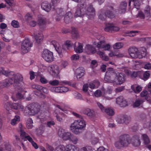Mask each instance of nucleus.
Here are the masks:
<instances>
[{"label": "nucleus", "instance_id": "nucleus-51", "mask_svg": "<svg viewBox=\"0 0 151 151\" xmlns=\"http://www.w3.org/2000/svg\"><path fill=\"white\" fill-rule=\"evenodd\" d=\"M51 91L56 93H61V87H53L50 88Z\"/></svg>", "mask_w": 151, "mask_h": 151}, {"label": "nucleus", "instance_id": "nucleus-20", "mask_svg": "<svg viewBox=\"0 0 151 151\" xmlns=\"http://www.w3.org/2000/svg\"><path fill=\"white\" fill-rule=\"evenodd\" d=\"M85 70L83 67H80L78 68L76 71V74L77 79H79L84 76L85 73Z\"/></svg>", "mask_w": 151, "mask_h": 151}, {"label": "nucleus", "instance_id": "nucleus-59", "mask_svg": "<svg viewBox=\"0 0 151 151\" xmlns=\"http://www.w3.org/2000/svg\"><path fill=\"white\" fill-rule=\"evenodd\" d=\"M12 25L14 28H18L19 27V22L15 20H13L11 23Z\"/></svg>", "mask_w": 151, "mask_h": 151}, {"label": "nucleus", "instance_id": "nucleus-63", "mask_svg": "<svg viewBox=\"0 0 151 151\" xmlns=\"http://www.w3.org/2000/svg\"><path fill=\"white\" fill-rule=\"evenodd\" d=\"M80 151H92V148L91 147L88 146L82 148Z\"/></svg>", "mask_w": 151, "mask_h": 151}, {"label": "nucleus", "instance_id": "nucleus-62", "mask_svg": "<svg viewBox=\"0 0 151 151\" xmlns=\"http://www.w3.org/2000/svg\"><path fill=\"white\" fill-rule=\"evenodd\" d=\"M32 87L33 88L36 89L37 90L39 91L40 92L41 91L43 87L39 85L33 84L32 86Z\"/></svg>", "mask_w": 151, "mask_h": 151}, {"label": "nucleus", "instance_id": "nucleus-5", "mask_svg": "<svg viewBox=\"0 0 151 151\" xmlns=\"http://www.w3.org/2000/svg\"><path fill=\"white\" fill-rule=\"evenodd\" d=\"M140 51V52H138L137 48L134 46L130 47L128 50L130 56L134 58H142L146 55V49L145 47H141Z\"/></svg>", "mask_w": 151, "mask_h": 151}, {"label": "nucleus", "instance_id": "nucleus-35", "mask_svg": "<svg viewBox=\"0 0 151 151\" xmlns=\"http://www.w3.org/2000/svg\"><path fill=\"white\" fill-rule=\"evenodd\" d=\"M124 115H121L117 116L116 118V122L119 124L124 123Z\"/></svg>", "mask_w": 151, "mask_h": 151}, {"label": "nucleus", "instance_id": "nucleus-64", "mask_svg": "<svg viewBox=\"0 0 151 151\" xmlns=\"http://www.w3.org/2000/svg\"><path fill=\"white\" fill-rule=\"evenodd\" d=\"M143 125L144 128H145L149 127V130L151 132V125L150 126L149 122H144L143 123Z\"/></svg>", "mask_w": 151, "mask_h": 151}, {"label": "nucleus", "instance_id": "nucleus-6", "mask_svg": "<svg viewBox=\"0 0 151 151\" xmlns=\"http://www.w3.org/2000/svg\"><path fill=\"white\" fill-rule=\"evenodd\" d=\"M83 4H86V10H85V16L88 19H92L93 18L95 15V10L93 6L91 4H87L86 2H84Z\"/></svg>", "mask_w": 151, "mask_h": 151}, {"label": "nucleus", "instance_id": "nucleus-23", "mask_svg": "<svg viewBox=\"0 0 151 151\" xmlns=\"http://www.w3.org/2000/svg\"><path fill=\"white\" fill-rule=\"evenodd\" d=\"M127 3L125 2H123L120 4L119 9V12L120 14L124 13L125 12Z\"/></svg>", "mask_w": 151, "mask_h": 151}, {"label": "nucleus", "instance_id": "nucleus-1", "mask_svg": "<svg viewBox=\"0 0 151 151\" xmlns=\"http://www.w3.org/2000/svg\"><path fill=\"white\" fill-rule=\"evenodd\" d=\"M104 79L108 82L120 85L125 82V75L122 72L116 73L112 68H110L106 73Z\"/></svg>", "mask_w": 151, "mask_h": 151}, {"label": "nucleus", "instance_id": "nucleus-9", "mask_svg": "<svg viewBox=\"0 0 151 151\" xmlns=\"http://www.w3.org/2000/svg\"><path fill=\"white\" fill-rule=\"evenodd\" d=\"M58 135L63 140L67 141L69 140L72 134L69 132L65 131L63 129L60 128L58 130Z\"/></svg>", "mask_w": 151, "mask_h": 151}, {"label": "nucleus", "instance_id": "nucleus-42", "mask_svg": "<svg viewBox=\"0 0 151 151\" xmlns=\"http://www.w3.org/2000/svg\"><path fill=\"white\" fill-rule=\"evenodd\" d=\"M74 49L75 52L77 53H80L83 51V46L82 44L78 43V47L75 48L74 47Z\"/></svg>", "mask_w": 151, "mask_h": 151}, {"label": "nucleus", "instance_id": "nucleus-60", "mask_svg": "<svg viewBox=\"0 0 151 151\" xmlns=\"http://www.w3.org/2000/svg\"><path fill=\"white\" fill-rule=\"evenodd\" d=\"M124 123L125 124H128L130 121L131 120V117L130 116L127 115H124Z\"/></svg>", "mask_w": 151, "mask_h": 151}, {"label": "nucleus", "instance_id": "nucleus-4", "mask_svg": "<svg viewBox=\"0 0 151 151\" xmlns=\"http://www.w3.org/2000/svg\"><path fill=\"white\" fill-rule=\"evenodd\" d=\"M86 124V121L83 118L76 120L71 124L70 130L75 134H78L79 132L77 130H84Z\"/></svg>", "mask_w": 151, "mask_h": 151}, {"label": "nucleus", "instance_id": "nucleus-29", "mask_svg": "<svg viewBox=\"0 0 151 151\" xmlns=\"http://www.w3.org/2000/svg\"><path fill=\"white\" fill-rule=\"evenodd\" d=\"M72 17V13L70 12L67 13L64 17V20L65 23H68L71 21V19Z\"/></svg>", "mask_w": 151, "mask_h": 151}, {"label": "nucleus", "instance_id": "nucleus-39", "mask_svg": "<svg viewBox=\"0 0 151 151\" xmlns=\"http://www.w3.org/2000/svg\"><path fill=\"white\" fill-rule=\"evenodd\" d=\"M97 54L99 55L102 59L105 61H107L109 60L108 56H106L103 52L100 51H99L97 52Z\"/></svg>", "mask_w": 151, "mask_h": 151}, {"label": "nucleus", "instance_id": "nucleus-37", "mask_svg": "<svg viewBox=\"0 0 151 151\" xmlns=\"http://www.w3.org/2000/svg\"><path fill=\"white\" fill-rule=\"evenodd\" d=\"M131 88L136 93H139L142 89L141 87L139 86H137L136 85L132 86Z\"/></svg>", "mask_w": 151, "mask_h": 151}, {"label": "nucleus", "instance_id": "nucleus-56", "mask_svg": "<svg viewBox=\"0 0 151 151\" xmlns=\"http://www.w3.org/2000/svg\"><path fill=\"white\" fill-rule=\"evenodd\" d=\"M148 94V92L146 90H144L140 94V96L142 97H145V99L147 100V101L150 100L148 99V97L147 96Z\"/></svg>", "mask_w": 151, "mask_h": 151}, {"label": "nucleus", "instance_id": "nucleus-45", "mask_svg": "<svg viewBox=\"0 0 151 151\" xmlns=\"http://www.w3.org/2000/svg\"><path fill=\"white\" fill-rule=\"evenodd\" d=\"M123 44L121 42H118L114 44L113 47L114 49H119L122 48L123 46Z\"/></svg>", "mask_w": 151, "mask_h": 151}, {"label": "nucleus", "instance_id": "nucleus-53", "mask_svg": "<svg viewBox=\"0 0 151 151\" xmlns=\"http://www.w3.org/2000/svg\"><path fill=\"white\" fill-rule=\"evenodd\" d=\"M68 65V61L62 60L60 61V66L62 68H65Z\"/></svg>", "mask_w": 151, "mask_h": 151}, {"label": "nucleus", "instance_id": "nucleus-17", "mask_svg": "<svg viewBox=\"0 0 151 151\" xmlns=\"http://www.w3.org/2000/svg\"><path fill=\"white\" fill-rule=\"evenodd\" d=\"M141 141L139 136L135 135L131 139V142L132 145L135 147H138L141 144Z\"/></svg>", "mask_w": 151, "mask_h": 151}, {"label": "nucleus", "instance_id": "nucleus-47", "mask_svg": "<svg viewBox=\"0 0 151 151\" xmlns=\"http://www.w3.org/2000/svg\"><path fill=\"white\" fill-rule=\"evenodd\" d=\"M33 121L32 119L30 118L28 119L27 122V127L28 129H31L33 127Z\"/></svg>", "mask_w": 151, "mask_h": 151}, {"label": "nucleus", "instance_id": "nucleus-31", "mask_svg": "<svg viewBox=\"0 0 151 151\" xmlns=\"http://www.w3.org/2000/svg\"><path fill=\"white\" fill-rule=\"evenodd\" d=\"M63 115L62 113L59 112L58 113V111L56 110L55 111L54 113V115L56 117L57 120L59 122H62L63 121V119L61 116Z\"/></svg>", "mask_w": 151, "mask_h": 151}, {"label": "nucleus", "instance_id": "nucleus-10", "mask_svg": "<svg viewBox=\"0 0 151 151\" xmlns=\"http://www.w3.org/2000/svg\"><path fill=\"white\" fill-rule=\"evenodd\" d=\"M119 138L122 147H127L131 142V139L128 134H122L120 136Z\"/></svg>", "mask_w": 151, "mask_h": 151}, {"label": "nucleus", "instance_id": "nucleus-15", "mask_svg": "<svg viewBox=\"0 0 151 151\" xmlns=\"http://www.w3.org/2000/svg\"><path fill=\"white\" fill-rule=\"evenodd\" d=\"M119 29L118 27L115 26L113 24L110 23L107 24L104 28V30L106 32H116L119 31Z\"/></svg>", "mask_w": 151, "mask_h": 151}, {"label": "nucleus", "instance_id": "nucleus-57", "mask_svg": "<svg viewBox=\"0 0 151 151\" xmlns=\"http://www.w3.org/2000/svg\"><path fill=\"white\" fill-rule=\"evenodd\" d=\"M142 99L138 100L136 101L134 104L133 106L134 107H137L140 106L143 102Z\"/></svg>", "mask_w": 151, "mask_h": 151}, {"label": "nucleus", "instance_id": "nucleus-36", "mask_svg": "<svg viewBox=\"0 0 151 151\" xmlns=\"http://www.w3.org/2000/svg\"><path fill=\"white\" fill-rule=\"evenodd\" d=\"M141 137L144 141L145 145L146 144H148L150 143V139L147 134H143L141 135Z\"/></svg>", "mask_w": 151, "mask_h": 151}, {"label": "nucleus", "instance_id": "nucleus-18", "mask_svg": "<svg viewBox=\"0 0 151 151\" xmlns=\"http://www.w3.org/2000/svg\"><path fill=\"white\" fill-rule=\"evenodd\" d=\"M84 51L87 54H91L95 53L96 50L95 47L92 45H87L85 47Z\"/></svg>", "mask_w": 151, "mask_h": 151}, {"label": "nucleus", "instance_id": "nucleus-16", "mask_svg": "<svg viewBox=\"0 0 151 151\" xmlns=\"http://www.w3.org/2000/svg\"><path fill=\"white\" fill-rule=\"evenodd\" d=\"M116 104L121 107H125L127 105V102L122 96L117 97L116 99Z\"/></svg>", "mask_w": 151, "mask_h": 151}, {"label": "nucleus", "instance_id": "nucleus-28", "mask_svg": "<svg viewBox=\"0 0 151 151\" xmlns=\"http://www.w3.org/2000/svg\"><path fill=\"white\" fill-rule=\"evenodd\" d=\"M106 17L105 12L103 10L101 9L99 12L98 17L102 21L105 20Z\"/></svg>", "mask_w": 151, "mask_h": 151}, {"label": "nucleus", "instance_id": "nucleus-7", "mask_svg": "<svg viewBox=\"0 0 151 151\" xmlns=\"http://www.w3.org/2000/svg\"><path fill=\"white\" fill-rule=\"evenodd\" d=\"M33 46V44L31 42L28 38L25 39L22 42L21 45V50L24 53L28 52L30 48Z\"/></svg>", "mask_w": 151, "mask_h": 151}, {"label": "nucleus", "instance_id": "nucleus-55", "mask_svg": "<svg viewBox=\"0 0 151 151\" xmlns=\"http://www.w3.org/2000/svg\"><path fill=\"white\" fill-rule=\"evenodd\" d=\"M46 23V20L45 19L42 18L40 19L38 21V24L40 26L45 25Z\"/></svg>", "mask_w": 151, "mask_h": 151}, {"label": "nucleus", "instance_id": "nucleus-40", "mask_svg": "<svg viewBox=\"0 0 151 151\" xmlns=\"http://www.w3.org/2000/svg\"><path fill=\"white\" fill-rule=\"evenodd\" d=\"M9 71L6 70L2 67H0V76L3 75L6 76H8Z\"/></svg>", "mask_w": 151, "mask_h": 151}, {"label": "nucleus", "instance_id": "nucleus-46", "mask_svg": "<svg viewBox=\"0 0 151 151\" xmlns=\"http://www.w3.org/2000/svg\"><path fill=\"white\" fill-rule=\"evenodd\" d=\"M109 55L110 57L116 56L117 57H122L123 56V55L121 54L118 53L116 52H114L111 51L109 54Z\"/></svg>", "mask_w": 151, "mask_h": 151}, {"label": "nucleus", "instance_id": "nucleus-14", "mask_svg": "<svg viewBox=\"0 0 151 151\" xmlns=\"http://www.w3.org/2000/svg\"><path fill=\"white\" fill-rule=\"evenodd\" d=\"M97 47L99 50H109L111 48V45L109 43H106L104 40L100 41L96 45Z\"/></svg>", "mask_w": 151, "mask_h": 151}, {"label": "nucleus", "instance_id": "nucleus-19", "mask_svg": "<svg viewBox=\"0 0 151 151\" xmlns=\"http://www.w3.org/2000/svg\"><path fill=\"white\" fill-rule=\"evenodd\" d=\"M105 12L107 17L109 18H112L114 17V11L113 7H108L107 8Z\"/></svg>", "mask_w": 151, "mask_h": 151}, {"label": "nucleus", "instance_id": "nucleus-12", "mask_svg": "<svg viewBox=\"0 0 151 151\" xmlns=\"http://www.w3.org/2000/svg\"><path fill=\"white\" fill-rule=\"evenodd\" d=\"M48 69L50 74L53 77L57 76L59 73V68L57 65H51L48 67Z\"/></svg>", "mask_w": 151, "mask_h": 151}, {"label": "nucleus", "instance_id": "nucleus-26", "mask_svg": "<svg viewBox=\"0 0 151 151\" xmlns=\"http://www.w3.org/2000/svg\"><path fill=\"white\" fill-rule=\"evenodd\" d=\"M83 112L84 114L87 115L88 116L91 117L94 116L95 114L94 111L89 108L84 109L83 111Z\"/></svg>", "mask_w": 151, "mask_h": 151}, {"label": "nucleus", "instance_id": "nucleus-33", "mask_svg": "<svg viewBox=\"0 0 151 151\" xmlns=\"http://www.w3.org/2000/svg\"><path fill=\"white\" fill-rule=\"evenodd\" d=\"M11 146L9 144H6L4 146H2L0 149V151H11Z\"/></svg>", "mask_w": 151, "mask_h": 151}, {"label": "nucleus", "instance_id": "nucleus-8", "mask_svg": "<svg viewBox=\"0 0 151 151\" xmlns=\"http://www.w3.org/2000/svg\"><path fill=\"white\" fill-rule=\"evenodd\" d=\"M42 56L45 60L47 62H51L54 60V57L53 52L47 49L43 50Z\"/></svg>", "mask_w": 151, "mask_h": 151}, {"label": "nucleus", "instance_id": "nucleus-49", "mask_svg": "<svg viewBox=\"0 0 151 151\" xmlns=\"http://www.w3.org/2000/svg\"><path fill=\"white\" fill-rule=\"evenodd\" d=\"M69 141L72 142L73 144H76L78 142V139L76 137L73 136L72 134Z\"/></svg>", "mask_w": 151, "mask_h": 151}, {"label": "nucleus", "instance_id": "nucleus-11", "mask_svg": "<svg viewBox=\"0 0 151 151\" xmlns=\"http://www.w3.org/2000/svg\"><path fill=\"white\" fill-rule=\"evenodd\" d=\"M86 4L83 3L79 4L78 5V8L75 14V16L76 17H78L85 16V10H86Z\"/></svg>", "mask_w": 151, "mask_h": 151}, {"label": "nucleus", "instance_id": "nucleus-34", "mask_svg": "<svg viewBox=\"0 0 151 151\" xmlns=\"http://www.w3.org/2000/svg\"><path fill=\"white\" fill-rule=\"evenodd\" d=\"M112 89L111 88H108L107 91L104 93V96L108 100H111L113 99V97H111L108 96V95L111 93L112 92Z\"/></svg>", "mask_w": 151, "mask_h": 151}, {"label": "nucleus", "instance_id": "nucleus-22", "mask_svg": "<svg viewBox=\"0 0 151 151\" xmlns=\"http://www.w3.org/2000/svg\"><path fill=\"white\" fill-rule=\"evenodd\" d=\"M67 151H78L79 149L76 146L71 144L67 145L65 147Z\"/></svg>", "mask_w": 151, "mask_h": 151}, {"label": "nucleus", "instance_id": "nucleus-30", "mask_svg": "<svg viewBox=\"0 0 151 151\" xmlns=\"http://www.w3.org/2000/svg\"><path fill=\"white\" fill-rule=\"evenodd\" d=\"M20 121V118L19 116H15L14 118L10 121V124L13 126L15 125L18 122Z\"/></svg>", "mask_w": 151, "mask_h": 151}, {"label": "nucleus", "instance_id": "nucleus-41", "mask_svg": "<svg viewBox=\"0 0 151 151\" xmlns=\"http://www.w3.org/2000/svg\"><path fill=\"white\" fill-rule=\"evenodd\" d=\"M134 1V6L137 9H139V6L140 5V2L137 0H129V6H130L131 2L132 1Z\"/></svg>", "mask_w": 151, "mask_h": 151}, {"label": "nucleus", "instance_id": "nucleus-50", "mask_svg": "<svg viewBox=\"0 0 151 151\" xmlns=\"http://www.w3.org/2000/svg\"><path fill=\"white\" fill-rule=\"evenodd\" d=\"M99 141V139L95 137H92L91 140V143L93 145H95L97 144Z\"/></svg>", "mask_w": 151, "mask_h": 151}, {"label": "nucleus", "instance_id": "nucleus-58", "mask_svg": "<svg viewBox=\"0 0 151 151\" xmlns=\"http://www.w3.org/2000/svg\"><path fill=\"white\" fill-rule=\"evenodd\" d=\"M65 150V147L63 145H60L56 147L55 151H64Z\"/></svg>", "mask_w": 151, "mask_h": 151}, {"label": "nucleus", "instance_id": "nucleus-48", "mask_svg": "<svg viewBox=\"0 0 151 151\" xmlns=\"http://www.w3.org/2000/svg\"><path fill=\"white\" fill-rule=\"evenodd\" d=\"M150 75V72L147 71L145 72L143 74V77L142 79L144 81H146L149 78Z\"/></svg>", "mask_w": 151, "mask_h": 151}, {"label": "nucleus", "instance_id": "nucleus-25", "mask_svg": "<svg viewBox=\"0 0 151 151\" xmlns=\"http://www.w3.org/2000/svg\"><path fill=\"white\" fill-rule=\"evenodd\" d=\"M144 13L147 19H149L151 17L150 8L149 6H147L145 8Z\"/></svg>", "mask_w": 151, "mask_h": 151}, {"label": "nucleus", "instance_id": "nucleus-43", "mask_svg": "<svg viewBox=\"0 0 151 151\" xmlns=\"http://www.w3.org/2000/svg\"><path fill=\"white\" fill-rule=\"evenodd\" d=\"M32 19V14L29 13L26 14L24 17V20L27 23L29 22Z\"/></svg>", "mask_w": 151, "mask_h": 151}, {"label": "nucleus", "instance_id": "nucleus-24", "mask_svg": "<svg viewBox=\"0 0 151 151\" xmlns=\"http://www.w3.org/2000/svg\"><path fill=\"white\" fill-rule=\"evenodd\" d=\"M34 36L37 43H39L42 41L43 35L42 33H35Z\"/></svg>", "mask_w": 151, "mask_h": 151}, {"label": "nucleus", "instance_id": "nucleus-54", "mask_svg": "<svg viewBox=\"0 0 151 151\" xmlns=\"http://www.w3.org/2000/svg\"><path fill=\"white\" fill-rule=\"evenodd\" d=\"M11 103L10 102H6L4 104V108L6 110L9 111L11 108Z\"/></svg>", "mask_w": 151, "mask_h": 151}, {"label": "nucleus", "instance_id": "nucleus-44", "mask_svg": "<svg viewBox=\"0 0 151 151\" xmlns=\"http://www.w3.org/2000/svg\"><path fill=\"white\" fill-rule=\"evenodd\" d=\"M71 32L73 36L75 38H78L79 37V35L78 33L77 29L75 28L72 27Z\"/></svg>", "mask_w": 151, "mask_h": 151}, {"label": "nucleus", "instance_id": "nucleus-61", "mask_svg": "<svg viewBox=\"0 0 151 151\" xmlns=\"http://www.w3.org/2000/svg\"><path fill=\"white\" fill-rule=\"evenodd\" d=\"M49 83L50 85L52 86H57L59 84L60 82L58 80H55L50 81L49 82Z\"/></svg>", "mask_w": 151, "mask_h": 151}, {"label": "nucleus", "instance_id": "nucleus-3", "mask_svg": "<svg viewBox=\"0 0 151 151\" xmlns=\"http://www.w3.org/2000/svg\"><path fill=\"white\" fill-rule=\"evenodd\" d=\"M23 78L22 75L17 73L12 78H9L0 81V88H8L10 85L14 84L15 87L20 86L23 83Z\"/></svg>", "mask_w": 151, "mask_h": 151}, {"label": "nucleus", "instance_id": "nucleus-2", "mask_svg": "<svg viewBox=\"0 0 151 151\" xmlns=\"http://www.w3.org/2000/svg\"><path fill=\"white\" fill-rule=\"evenodd\" d=\"M11 108L15 110L20 109L23 111L26 116L34 115L37 113L40 110L39 106L37 104L28 105L24 109V106L20 103H11Z\"/></svg>", "mask_w": 151, "mask_h": 151}, {"label": "nucleus", "instance_id": "nucleus-32", "mask_svg": "<svg viewBox=\"0 0 151 151\" xmlns=\"http://www.w3.org/2000/svg\"><path fill=\"white\" fill-rule=\"evenodd\" d=\"M100 84L99 81H97L96 82L93 83H90L88 85V87L91 89H94L95 88H97Z\"/></svg>", "mask_w": 151, "mask_h": 151}, {"label": "nucleus", "instance_id": "nucleus-13", "mask_svg": "<svg viewBox=\"0 0 151 151\" xmlns=\"http://www.w3.org/2000/svg\"><path fill=\"white\" fill-rule=\"evenodd\" d=\"M51 44L53 46L56 51L59 54L64 52L66 50V48L65 47V45H63L62 47H61L58 43L55 40L52 41Z\"/></svg>", "mask_w": 151, "mask_h": 151}, {"label": "nucleus", "instance_id": "nucleus-27", "mask_svg": "<svg viewBox=\"0 0 151 151\" xmlns=\"http://www.w3.org/2000/svg\"><path fill=\"white\" fill-rule=\"evenodd\" d=\"M57 14L55 19L56 21H59L63 17V12L61 9H57Z\"/></svg>", "mask_w": 151, "mask_h": 151}, {"label": "nucleus", "instance_id": "nucleus-52", "mask_svg": "<svg viewBox=\"0 0 151 151\" xmlns=\"http://www.w3.org/2000/svg\"><path fill=\"white\" fill-rule=\"evenodd\" d=\"M56 107L60 109L66 114H68L70 112L69 111L68 109L59 105H56Z\"/></svg>", "mask_w": 151, "mask_h": 151}, {"label": "nucleus", "instance_id": "nucleus-21", "mask_svg": "<svg viewBox=\"0 0 151 151\" xmlns=\"http://www.w3.org/2000/svg\"><path fill=\"white\" fill-rule=\"evenodd\" d=\"M41 6L42 9L47 12L50 11L51 8L50 4L47 1L43 2L41 4Z\"/></svg>", "mask_w": 151, "mask_h": 151}, {"label": "nucleus", "instance_id": "nucleus-38", "mask_svg": "<svg viewBox=\"0 0 151 151\" xmlns=\"http://www.w3.org/2000/svg\"><path fill=\"white\" fill-rule=\"evenodd\" d=\"M104 112H105L107 115L110 116H112L114 114L113 109L110 108L105 109Z\"/></svg>", "mask_w": 151, "mask_h": 151}]
</instances>
